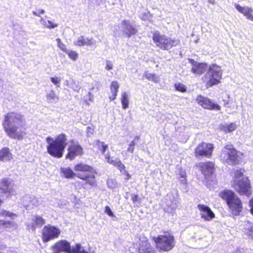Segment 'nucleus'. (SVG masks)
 Masks as SVG:
<instances>
[{"instance_id": "1", "label": "nucleus", "mask_w": 253, "mask_h": 253, "mask_svg": "<svg viewBox=\"0 0 253 253\" xmlns=\"http://www.w3.org/2000/svg\"><path fill=\"white\" fill-rule=\"evenodd\" d=\"M60 170L62 176L67 179H72L76 176L91 187L97 186L95 178L97 172L90 165L83 162L77 163L74 166V170L77 172V174L69 167L61 168Z\"/></svg>"}, {"instance_id": "2", "label": "nucleus", "mask_w": 253, "mask_h": 253, "mask_svg": "<svg viewBox=\"0 0 253 253\" xmlns=\"http://www.w3.org/2000/svg\"><path fill=\"white\" fill-rule=\"evenodd\" d=\"M23 116L15 111H10L6 113L3 117L2 122L3 129L6 135L10 138L22 140L26 135L24 128L22 130L20 129L19 124L23 123Z\"/></svg>"}, {"instance_id": "3", "label": "nucleus", "mask_w": 253, "mask_h": 253, "mask_svg": "<svg viewBox=\"0 0 253 253\" xmlns=\"http://www.w3.org/2000/svg\"><path fill=\"white\" fill-rule=\"evenodd\" d=\"M245 170L239 169L235 170L230 182L231 186L240 196L250 197L253 194L251 181L247 176H243Z\"/></svg>"}, {"instance_id": "4", "label": "nucleus", "mask_w": 253, "mask_h": 253, "mask_svg": "<svg viewBox=\"0 0 253 253\" xmlns=\"http://www.w3.org/2000/svg\"><path fill=\"white\" fill-rule=\"evenodd\" d=\"M47 152L52 157L60 158L63 157L65 149L68 144L67 136L64 133L57 135L54 138L50 136L46 138Z\"/></svg>"}, {"instance_id": "5", "label": "nucleus", "mask_w": 253, "mask_h": 253, "mask_svg": "<svg viewBox=\"0 0 253 253\" xmlns=\"http://www.w3.org/2000/svg\"><path fill=\"white\" fill-rule=\"evenodd\" d=\"M219 197L225 202L232 215H239L242 211L243 209L242 201L233 190L230 189L222 190L219 193Z\"/></svg>"}, {"instance_id": "6", "label": "nucleus", "mask_w": 253, "mask_h": 253, "mask_svg": "<svg viewBox=\"0 0 253 253\" xmlns=\"http://www.w3.org/2000/svg\"><path fill=\"white\" fill-rule=\"evenodd\" d=\"M244 155L243 153L237 150L232 144H227L222 149L219 157L224 164L235 166L241 164Z\"/></svg>"}, {"instance_id": "7", "label": "nucleus", "mask_w": 253, "mask_h": 253, "mask_svg": "<svg viewBox=\"0 0 253 253\" xmlns=\"http://www.w3.org/2000/svg\"><path fill=\"white\" fill-rule=\"evenodd\" d=\"M152 39L156 46L164 50H169L180 43L179 40L173 39L165 35L161 34L158 31L153 33Z\"/></svg>"}, {"instance_id": "8", "label": "nucleus", "mask_w": 253, "mask_h": 253, "mask_svg": "<svg viewBox=\"0 0 253 253\" xmlns=\"http://www.w3.org/2000/svg\"><path fill=\"white\" fill-rule=\"evenodd\" d=\"M156 247L159 251L168 252L171 250L175 245L174 236L169 231H165L164 235H160L154 238Z\"/></svg>"}, {"instance_id": "9", "label": "nucleus", "mask_w": 253, "mask_h": 253, "mask_svg": "<svg viewBox=\"0 0 253 253\" xmlns=\"http://www.w3.org/2000/svg\"><path fill=\"white\" fill-rule=\"evenodd\" d=\"M214 149V146L213 143L202 141L195 147L194 154L197 159L202 158L210 159L213 155Z\"/></svg>"}, {"instance_id": "10", "label": "nucleus", "mask_w": 253, "mask_h": 253, "mask_svg": "<svg viewBox=\"0 0 253 253\" xmlns=\"http://www.w3.org/2000/svg\"><path fill=\"white\" fill-rule=\"evenodd\" d=\"M208 73L210 79L206 84L207 88H209L221 83L222 73L219 66L215 64H211L209 68Z\"/></svg>"}, {"instance_id": "11", "label": "nucleus", "mask_w": 253, "mask_h": 253, "mask_svg": "<svg viewBox=\"0 0 253 253\" xmlns=\"http://www.w3.org/2000/svg\"><path fill=\"white\" fill-rule=\"evenodd\" d=\"M61 234L60 230L50 225L44 226L42 229V239L43 243L47 242L58 238Z\"/></svg>"}, {"instance_id": "12", "label": "nucleus", "mask_w": 253, "mask_h": 253, "mask_svg": "<svg viewBox=\"0 0 253 253\" xmlns=\"http://www.w3.org/2000/svg\"><path fill=\"white\" fill-rule=\"evenodd\" d=\"M196 101L199 106L205 109L217 111L221 109L219 105L212 102L211 99L201 94L197 95Z\"/></svg>"}, {"instance_id": "13", "label": "nucleus", "mask_w": 253, "mask_h": 253, "mask_svg": "<svg viewBox=\"0 0 253 253\" xmlns=\"http://www.w3.org/2000/svg\"><path fill=\"white\" fill-rule=\"evenodd\" d=\"M71 144L68 147V152L66 158L70 160L75 159L77 156H81L84 154V149L78 142L74 143V140L70 141Z\"/></svg>"}, {"instance_id": "14", "label": "nucleus", "mask_w": 253, "mask_h": 253, "mask_svg": "<svg viewBox=\"0 0 253 253\" xmlns=\"http://www.w3.org/2000/svg\"><path fill=\"white\" fill-rule=\"evenodd\" d=\"M11 180L7 177H4L0 180V208L4 202V195L8 194L10 195L13 191L10 188Z\"/></svg>"}, {"instance_id": "15", "label": "nucleus", "mask_w": 253, "mask_h": 253, "mask_svg": "<svg viewBox=\"0 0 253 253\" xmlns=\"http://www.w3.org/2000/svg\"><path fill=\"white\" fill-rule=\"evenodd\" d=\"M198 167L201 172L206 176L212 175L215 169L214 163L210 161L200 162Z\"/></svg>"}, {"instance_id": "16", "label": "nucleus", "mask_w": 253, "mask_h": 253, "mask_svg": "<svg viewBox=\"0 0 253 253\" xmlns=\"http://www.w3.org/2000/svg\"><path fill=\"white\" fill-rule=\"evenodd\" d=\"M189 62L192 65L191 72L198 75H201L206 72L208 64L203 62H197L193 59H189Z\"/></svg>"}, {"instance_id": "17", "label": "nucleus", "mask_w": 253, "mask_h": 253, "mask_svg": "<svg viewBox=\"0 0 253 253\" xmlns=\"http://www.w3.org/2000/svg\"><path fill=\"white\" fill-rule=\"evenodd\" d=\"M198 208L200 211L201 218L205 220L210 221L214 218V213L208 206L203 204H199Z\"/></svg>"}, {"instance_id": "18", "label": "nucleus", "mask_w": 253, "mask_h": 253, "mask_svg": "<svg viewBox=\"0 0 253 253\" xmlns=\"http://www.w3.org/2000/svg\"><path fill=\"white\" fill-rule=\"evenodd\" d=\"M123 26V34L128 38L135 35L137 32V29L133 26L127 20H124L122 22Z\"/></svg>"}, {"instance_id": "19", "label": "nucleus", "mask_w": 253, "mask_h": 253, "mask_svg": "<svg viewBox=\"0 0 253 253\" xmlns=\"http://www.w3.org/2000/svg\"><path fill=\"white\" fill-rule=\"evenodd\" d=\"M1 227H3L7 232H15L18 234V225L17 223L14 222L0 219V228Z\"/></svg>"}, {"instance_id": "20", "label": "nucleus", "mask_w": 253, "mask_h": 253, "mask_svg": "<svg viewBox=\"0 0 253 253\" xmlns=\"http://www.w3.org/2000/svg\"><path fill=\"white\" fill-rule=\"evenodd\" d=\"M235 7L239 12L242 14L248 19L253 21V10L248 6H241L239 4H235Z\"/></svg>"}, {"instance_id": "21", "label": "nucleus", "mask_w": 253, "mask_h": 253, "mask_svg": "<svg viewBox=\"0 0 253 253\" xmlns=\"http://www.w3.org/2000/svg\"><path fill=\"white\" fill-rule=\"evenodd\" d=\"M70 243L65 240L57 241L54 244V248L59 252H70Z\"/></svg>"}, {"instance_id": "22", "label": "nucleus", "mask_w": 253, "mask_h": 253, "mask_svg": "<svg viewBox=\"0 0 253 253\" xmlns=\"http://www.w3.org/2000/svg\"><path fill=\"white\" fill-rule=\"evenodd\" d=\"M13 159V155L8 147H4L0 149V161L7 162Z\"/></svg>"}, {"instance_id": "23", "label": "nucleus", "mask_w": 253, "mask_h": 253, "mask_svg": "<svg viewBox=\"0 0 253 253\" xmlns=\"http://www.w3.org/2000/svg\"><path fill=\"white\" fill-rule=\"evenodd\" d=\"M119 87L120 85L117 81H113L111 83L110 88L112 92V95L109 97L110 101H113L116 98L119 91Z\"/></svg>"}, {"instance_id": "24", "label": "nucleus", "mask_w": 253, "mask_h": 253, "mask_svg": "<svg viewBox=\"0 0 253 253\" xmlns=\"http://www.w3.org/2000/svg\"><path fill=\"white\" fill-rule=\"evenodd\" d=\"M106 158L107 160L108 163L117 167L121 172H123V171L126 169L125 166L122 163V162L120 160L116 161L115 160L111 159L109 156L106 157Z\"/></svg>"}, {"instance_id": "25", "label": "nucleus", "mask_w": 253, "mask_h": 253, "mask_svg": "<svg viewBox=\"0 0 253 253\" xmlns=\"http://www.w3.org/2000/svg\"><path fill=\"white\" fill-rule=\"evenodd\" d=\"M92 44V39H87L85 40L83 36H81L74 42V44L77 46L90 45Z\"/></svg>"}, {"instance_id": "26", "label": "nucleus", "mask_w": 253, "mask_h": 253, "mask_svg": "<svg viewBox=\"0 0 253 253\" xmlns=\"http://www.w3.org/2000/svg\"><path fill=\"white\" fill-rule=\"evenodd\" d=\"M236 125L234 123H230V124H225L221 125L220 129L225 133L230 132L236 129Z\"/></svg>"}, {"instance_id": "27", "label": "nucleus", "mask_w": 253, "mask_h": 253, "mask_svg": "<svg viewBox=\"0 0 253 253\" xmlns=\"http://www.w3.org/2000/svg\"><path fill=\"white\" fill-rule=\"evenodd\" d=\"M95 145L97 147L98 149L103 154H104L106 150L108 148V146L107 144H105L104 142L101 141L99 140H95Z\"/></svg>"}, {"instance_id": "28", "label": "nucleus", "mask_w": 253, "mask_h": 253, "mask_svg": "<svg viewBox=\"0 0 253 253\" xmlns=\"http://www.w3.org/2000/svg\"><path fill=\"white\" fill-rule=\"evenodd\" d=\"M121 100L122 104V108L126 109L128 107L129 101L128 95L126 92H124L121 94Z\"/></svg>"}, {"instance_id": "29", "label": "nucleus", "mask_w": 253, "mask_h": 253, "mask_svg": "<svg viewBox=\"0 0 253 253\" xmlns=\"http://www.w3.org/2000/svg\"><path fill=\"white\" fill-rule=\"evenodd\" d=\"M144 77L148 80L153 81L154 83H158L159 81V78L156 74L149 73L148 71L144 73Z\"/></svg>"}, {"instance_id": "30", "label": "nucleus", "mask_w": 253, "mask_h": 253, "mask_svg": "<svg viewBox=\"0 0 253 253\" xmlns=\"http://www.w3.org/2000/svg\"><path fill=\"white\" fill-rule=\"evenodd\" d=\"M0 216L3 217H9L12 218L13 216H16V214L6 210L2 209L0 211Z\"/></svg>"}, {"instance_id": "31", "label": "nucleus", "mask_w": 253, "mask_h": 253, "mask_svg": "<svg viewBox=\"0 0 253 253\" xmlns=\"http://www.w3.org/2000/svg\"><path fill=\"white\" fill-rule=\"evenodd\" d=\"M140 137L138 136H136L134 138V139L131 141V142L128 145V147L127 148V151L128 152L131 153H133L134 150V147L136 144L135 140H138Z\"/></svg>"}, {"instance_id": "32", "label": "nucleus", "mask_w": 253, "mask_h": 253, "mask_svg": "<svg viewBox=\"0 0 253 253\" xmlns=\"http://www.w3.org/2000/svg\"><path fill=\"white\" fill-rule=\"evenodd\" d=\"M46 97L48 102H51L55 99L58 100V97L56 95L54 91L51 90L50 92L46 95Z\"/></svg>"}, {"instance_id": "33", "label": "nucleus", "mask_w": 253, "mask_h": 253, "mask_svg": "<svg viewBox=\"0 0 253 253\" xmlns=\"http://www.w3.org/2000/svg\"><path fill=\"white\" fill-rule=\"evenodd\" d=\"M174 86L176 90L179 92L183 93L186 91V86L180 83L175 84Z\"/></svg>"}, {"instance_id": "34", "label": "nucleus", "mask_w": 253, "mask_h": 253, "mask_svg": "<svg viewBox=\"0 0 253 253\" xmlns=\"http://www.w3.org/2000/svg\"><path fill=\"white\" fill-rule=\"evenodd\" d=\"M179 175L180 178H182L181 180V183L184 184H187V174L186 171L184 170H180L179 172Z\"/></svg>"}, {"instance_id": "35", "label": "nucleus", "mask_w": 253, "mask_h": 253, "mask_svg": "<svg viewBox=\"0 0 253 253\" xmlns=\"http://www.w3.org/2000/svg\"><path fill=\"white\" fill-rule=\"evenodd\" d=\"M69 56V57L72 60L75 61L77 59L78 54L75 51H68L67 50V52H66Z\"/></svg>"}, {"instance_id": "36", "label": "nucleus", "mask_w": 253, "mask_h": 253, "mask_svg": "<svg viewBox=\"0 0 253 253\" xmlns=\"http://www.w3.org/2000/svg\"><path fill=\"white\" fill-rule=\"evenodd\" d=\"M57 42V45L59 48H60L63 51L65 52H67V49L66 48V45L63 43L62 42L60 39L57 38L56 40Z\"/></svg>"}, {"instance_id": "37", "label": "nucleus", "mask_w": 253, "mask_h": 253, "mask_svg": "<svg viewBox=\"0 0 253 253\" xmlns=\"http://www.w3.org/2000/svg\"><path fill=\"white\" fill-rule=\"evenodd\" d=\"M81 246L79 244H76L72 249L70 247V252L68 253H80L81 252Z\"/></svg>"}, {"instance_id": "38", "label": "nucleus", "mask_w": 253, "mask_h": 253, "mask_svg": "<svg viewBox=\"0 0 253 253\" xmlns=\"http://www.w3.org/2000/svg\"><path fill=\"white\" fill-rule=\"evenodd\" d=\"M34 222L36 225H39L40 226L42 225L45 223L43 218L40 216H36L35 217Z\"/></svg>"}, {"instance_id": "39", "label": "nucleus", "mask_w": 253, "mask_h": 253, "mask_svg": "<svg viewBox=\"0 0 253 253\" xmlns=\"http://www.w3.org/2000/svg\"><path fill=\"white\" fill-rule=\"evenodd\" d=\"M45 26L47 28L53 29L57 27L58 24L54 23L51 21L47 20V22H45Z\"/></svg>"}, {"instance_id": "40", "label": "nucleus", "mask_w": 253, "mask_h": 253, "mask_svg": "<svg viewBox=\"0 0 253 253\" xmlns=\"http://www.w3.org/2000/svg\"><path fill=\"white\" fill-rule=\"evenodd\" d=\"M50 81L51 82L57 85V86H59V84L60 82V79L58 77H51L50 78Z\"/></svg>"}, {"instance_id": "41", "label": "nucleus", "mask_w": 253, "mask_h": 253, "mask_svg": "<svg viewBox=\"0 0 253 253\" xmlns=\"http://www.w3.org/2000/svg\"><path fill=\"white\" fill-rule=\"evenodd\" d=\"M105 212L111 217L114 216V214L108 206H106L105 207Z\"/></svg>"}, {"instance_id": "42", "label": "nucleus", "mask_w": 253, "mask_h": 253, "mask_svg": "<svg viewBox=\"0 0 253 253\" xmlns=\"http://www.w3.org/2000/svg\"><path fill=\"white\" fill-rule=\"evenodd\" d=\"M121 173L125 175L126 180H128L131 178V175L128 173V172L126 170V169L123 171V172Z\"/></svg>"}, {"instance_id": "43", "label": "nucleus", "mask_w": 253, "mask_h": 253, "mask_svg": "<svg viewBox=\"0 0 253 253\" xmlns=\"http://www.w3.org/2000/svg\"><path fill=\"white\" fill-rule=\"evenodd\" d=\"M105 69L107 70H110L113 69V65H112V63L111 62V61H107Z\"/></svg>"}, {"instance_id": "44", "label": "nucleus", "mask_w": 253, "mask_h": 253, "mask_svg": "<svg viewBox=\"0 0 253 253\" xmlns=\"http://www.w3.org/2000/svg\"><path fill=\"white\" fill-rule=\"evenodd\" d=\"M131 199L133 203H136L139 199V198L137 195H132L131 196Z\"/></svg>"}, {"instance_id": "45", "label": "nucleus", "mask_w": 253, "mask_h": 253, "mask_svg": "<svg viewBox=\"0 0 253 253\" xmlns=\"http://www.w3.org/2000/svg\"><path fill=\"white\" fill-rule=\"evenodd\" d=\"M44 11L42 9H38L37 11H34L33 14L36 16H40L41 14L44 13Z\"/></svg>"}, {"instance_id": "46", "label": "nucleus", "mask_w": 253, "mask_h": 253, "mask_svg": "<svg viewBox=\"0 0 253 253\" xmlns=\"http://www.w3.org/2000/svg\"><path fill=\"white\" fill-rule=\"evenodd\" d=\"M249 206L251 207L250 211L253 214V198H252L249 201Z\"/></svg>"}, {"instance_id": "47", "label": "nucleus", "mask_w": 253, "mask_h": 253, "mask_svg": "<svg viewBox=\"0 0 253 253\" xmlns=\"http://www.w3.org/2000/svg\"><path fill=\"white\" fill-rule=\"evenodd\" d=\"M87 95L88 97V100L90 101H92L93 99V96L92 94L91 93V92H88L87 93Z\"/></svg>"}, {"instance_id": "48", "label": "nucleus", "mask_w": 253, "mask_h": 253, "mask_svg": "<svg viewBox=\"0 0 253 253\" xmlns=\"http://www.w3.org/2000/svg\"><path fill=\"white\" fill-rule=\"evenodd\" d=\"M147 15H150L149 12H148V13H144L143 14L142 16V19H146L147 17Z\"/></svg>"}, {"instance_id": "49", "label": "nucleus", "mask_w": 253, "mask_h": 253, "mask_svg": "<svg viewBox=\"0 0 253 253\" xmlns=\"http://www.w3.org/2000/svg\"><path fill=\"white\" fill-rule=\"evenodd\" d=\"M145 246L146 247V249L148 250L149 247L150 246V245L149 243H147V242H145Z\"/></svg>"}, {"instance_id": "50", "label": "nucleus", "mask_w": 253, "mask_h": 253, "mask_svg": "<svg viewBox=\"0 0 253 253\" xmlns=\"http://www.w3.org/2000/svg\"><path fill=\"white\" fill-rule=\"evenodd\" d=\"M144 253H151V251H148L145 252Z\"/></svg>"}, {"instance_id": "51", "label": "nucleus", "mask_w": 253, "mask_h": 253, "mask_svg": "<svg viewBox=\"0 0 253 253\" xmlns=\"http://www.w3.org/2000/svg\"><path fill=\"white\" fill-rule=\"evenodd\" d=\"M83 253H87V252H86L84 251V252H83Z\"/></svg>"}, {"instance_id": "52", "label": "nucleus", "mask_w": 253, "mask_h": 253, "mask_svg": "<svg viewBox=\"0 0 253 253\" xmlns=\"http://www.w3.org/2000/svg\"><path fill=\"white\" fill-rule=\"evenodd\" d=\"M59 253V252H55V253Z\"/></svg>"}]
</instances>
